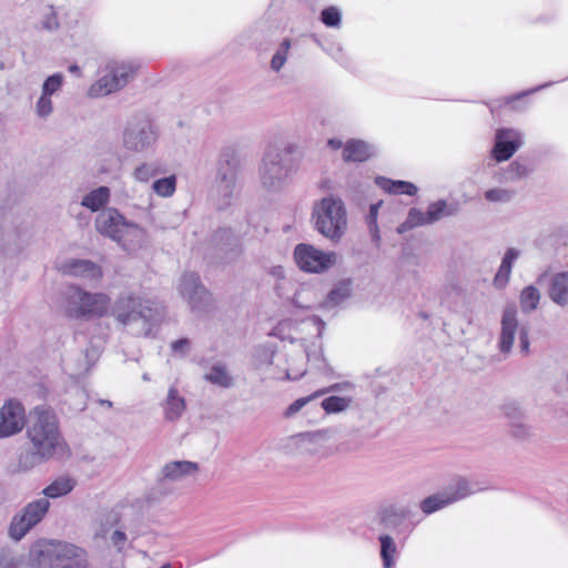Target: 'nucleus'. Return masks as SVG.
<instances>
[{"instance_id":"34","label":"nucleus","mask_w":568,"mask_h":568,"mask_svg":"<svg viewBox=\"0 0 568 568\" xmlns=\"http://www.w3.org/2000/svg\"><path fill=\"white\" fill-rule=\"evenodd\" d=\"M160 173V165L156 162H143L133 170L132 176L136 182L148 183Z\"/></svg>"},{"instance_id":"2","label":"nucleus","mask_w":568,"mask_h":568,"mask_svg":"<svg viewBox=\"0 0 568 568\" xmlns=\"http://www.w3.org/2000/svg\"><path fill=\"white\" fill-rule=\"evenodd\" d=\"M110 315L119 325L135 336H150L161 314L153 302L133 294L119 296L111 306Z\"/></svg>"},{"instance_id":"60","label":"nucleus","mask_w":568,"mask_h":568,"mask_svg":"<svg viewBox=\"0 0 568 568\" xmlns=\"http://www.w3.org/2000/svg\"><path fill=\"white\" fill-rule=\"evenodd\" d=\"M143 379H144V381H149V376H148V374H144V375H143Z\"/></svg>"},{"instance_id":"1","label":"nucleus","mask_w":568,"mask_h":568,"mask_svg":"<svg viewBox=\"0 0 568 568\" xmlns=\"http://www.w3.org/2000/svg\"><path fill=\"white\" fill-rule=\"evenodd\" d=\"M32 424L27 435L34 452L43 458H67L69 448L59 430L54 410L47 405L36 406L31 413Z\"/></svg>"},{"instance_id":"33","label":"nucleus","mask_w":568,"mask_h":568,"mask_svg":"<svg viewBox=\"0 0 568 568\" xmlns=\"http://www.w3.org/2000/svg\"><path fill=\"white\" fill-rule=\"evenodd\" d=\"M204 377L207 382L222 388H230L233 386V377L231 376L226 365L222 363L214 364Z\"/></svg>"},{"instance_id":"6","label":"nucleus","mask_w":568,"mask_h":568,"mask_svg":"<svg viewBox=\"0 0 568 568\" xmlns=\"http://www.w3.org/2000/svg\"><path fill=\"white\" fill-rule=\"evenodd\" d=\"M110 307L104 293H90L78 285L67 287L62 295V311L69 318L101 317Z\"/></svg>"},{"instance_id":"35","label":"nucleus","mask_w":568,"mask_h":568,"mask_svg":"<svg viewBox=\"0 0 568 568\" xmlns=\"http://www.w3.org/2000/svg\"><path fill=\"white\" fill-rule=\"evenodd\" d=\"M351 403V397L329 396L322 400L321 407L327 414H336L346 410Z\"/></svg>"},{"instance_id":"19","label":"nucleus","mask_w":568,"mask_h":568,"mask_svg":"<svg viewBox=\"0 0 568 568\" xmlns=\"http://www.w3.org/2000/svg\"><path fill=\"white\" fill-rule=\"evenodd\" d=\"M520 145L519 134L511 129H499L496 133V142L493 156L498 162L509 160Z\"/></svg>"},{"instance_id":"56","label":"nucleus","mask_w":568,"mask_h":568,"mask_svg":"<svg viewBox=\"0 0 568 568\" xmlns=\"http://www.w3.org/2000/svg\"><path fill=\"white\" fill-rule=\"evenodd\" d=\"M419 508L422 509V511H423L424 514H426V498H424V499H422V500L419 501Z\"/></svg>"},{"instance_id":"46","label":"nucleus","mask_w":568,"mask_h":568,"mask_svg":"<svg viewBox=\"0 0 568 568\" xmlns=\"http://www.w3.org/2000/svg\"><path fill=\"white\" fill-rule=\"evenodd\" d=\"M324 322L316 316H311L301 322L302 331H314L315 335L320 337L324 329Z\"/></svg>"},{"instance_id":"28","label":"nucleus","mask_w":568,"mask_h":568,"mask_svg":"<svg viewBox=\"0 0 568 568\" xmlns=\"http://www.w3.org/2000/svg\"><path fill=\"white\" fill-rule=\"evenodd\" d=\"M352 281L344 280L337 283L327 294L326 300L322 303V307H334L343 303L351 296Z\"/></svg>"},{"instance_id":"45","label":"nucleus","mask_w":568,"mask_h":568,"mask_svg":"<svg viewBox=\"0 0 568 568\" xmlns=\"http://www.w3.org/2000/svg\"><path fill=\"white\" fill-rule=\"evenodd\" d=\"M53 112V104L51 97L41 93L36 103V114L40 119H47Z\"/></svg>"},{"instance_id":"7","label":"nucleus","mask_w":568,"mask_h":568,"mask_svg":"<svg viewBox=\"0 0 568 568\" xmlns=\"http://www.w3.org/2000/svg\"><path fill=\"white\" fill-rule=\"evenodd\" d=\"M316 230L333 242H338L347 230V212L339 197L328 195L314 205Z\"/></svg>"},{"instance_id":"12","label":"nucleus","mask_w":568,"mask_h":568,"mask_svg":"<svg viewBox=\"0 0 568 568\" xmlns=\"http://www.w3.org/2000/svg\"><path fill=\"white\" fill-rule=\"evenodd\" d=\"M486 486L479 481L467 478H458L450 483L442 491L428 496V514L440 510L468 496L485 490Z\"/></svg>"},{"instance_id":"40","label":"nucleus","mask_w":568,"mask_h":568,"mask_svg":"<svg viewBox=\"0 0 568 568\" xmlns=\"http://www.w3.org/2000/svg\"><path fill=\"white\" fill-rule=\"evenodd\" d=\"M383 205V201H378L369 206V212L366 216V223L369 230V233L372 234V237L375 241L379 240V230L377 224V217L381 206Z\"/></svg>"},{"instance_id":"21","label":"nucleus","mask_w":568,"mask_h":568,"mask_svg":"<svg viewBox=\"0 0 568 568\" xmlns=\"http://www.w3.org/2000/svg\"><path fill=\"white\" fill-rule=\"evenodd\" d=\"M335 433L336 432L333 428L300 433L292 437V442L301 452H314L318 446L332 439Z\"/></svg>"},{"instance_id":"20","label":"nucleus","mask_w":568,"mask_h":568,"mask_svg":"<svg viewBox=\"0 0 568 568\" xmlns=\"http://www.w3.org/2000/svg\"><path fill=\"white\" fill-rule=\"evenodd\" d=\"M199 464H165L158 480V490L165 494L170 489V484L181 480L186 476L194 475Z\"/></svg>"},{"instance_id":"10","label":"nucleus","mask_w":568,"mask_h":568,"mask_svg":"<svg viewBox=\"0 0 568 568\" xmlns=\"http://www.w3.org/2000/svg\"><path fill=\"white\" fill-rule=\"evenodd\" d=\"M135 70V65L130 62H108L104 74L89 88V95L104 97L121 90L133 79Z\"/></svg>"},{"instance_id":"55","label":"nucleus","mask_w":568,"mask_h":568,"mask_svg":"<svg viewBox=\"0 0 568 568\" xmlns=\"http://www.w3.org/2000/svg\"><path fill=\"white\" fill-rule=\"evenodd\" d=\"M69 71H70L71 73H74V74H78V75H79V74H80V67H79V65H77V64H71V65L69 67Z\"/></svg>"},{"instance_id":"22","label":"nucleus","mask_w":568,"mask_h":568,"mask_svg":"<svg viewBox=\"0 0 568 568\" xmlns=\"http://www.w3.org/2000/svg\"><path fill=\"white\" fill-rule=\"evenodd\" d=\"M517 328V310L515 306H507L501 318V333L499 341L501 352L508 353L511 349Z\"/></svg>"},{"instance_id":"17","label":"nucleus","mask_w":568,"mask_h":568,"mask_svg":"<svg viewBox=\"0 0 568 568\" xmlns=\"http://www.w3.org/2000/svg\"><path fill=\"white\" fill-rule=\"evenodd\" d=\"M58 270L68 276H73L85 281L89 284H97L103 276L100 265L82 258H69L61 262Z\"/></svg>"},{"instance_id":"31","label":"nucleus","mask_w":568,"mask_h":568,"mask_svg":"<svg viewBox=\"0 0 568 568\" xmlns=\"http://www.w3.org/2000/svg\"><path fill=\"white\" fill-rule=\"evenodd\" d=\"M551 300L558 304L568 303V272L554 276L549 288Z\"/></svg>"},{"instance_id":"14","label":"nucleus","mask_w":568,"mask_h":568,"mask_svg":"<svg viewBox=\"0 0 568 568\" xmlns=\"http://www.w3.org/2000/svg\"><path fill=\"white\" fill-rule=\"evenodd\" d=\"M298 267L307 273H322L336 263V253L324 252L310 244H298L294 250Z\"/></svg>"},{"instance_id":"50","label":"nucleus","mask_w":568,"mask_h":568,"mask_svg":"<svg viewBox=\"0 0 568 568\" xmlns=\"http://www.w3.org/2000/svg\"><path fill=\"white\" fill-rule=\"evenodd\" d=\"M0 568H20L18 560L10 550L1 551Z\"/></svg>"},{"instance_id":"48","label":"nucleus","mask_w":568,"mask_h":568,"mask_svg":"<svg viewBox=\"0 0 568 568\" xmlns=\"http://www.w3.org/2000/svg\"><path fill=\"white\" fill-rule=\"evenodd\" d=\"M42 27L48 31H53L59 27L57 12L52 7L47 8L42 18Z\"/></svg>"},{"instance_id":"3","label":"nucleus","mask_w":568,"mask_h":568,"mask_svg":"<svg viewBox=\"0 0 568 568\" xmlns=\"http://www.w3.org/2000/svg\"><path fill=\"white\" fill-rule=\"evenodd\" d=\"M94 226L99 234L111 239L128 253L139 251L146 242V231L128 220L115 207L100 211L94 220Z\"/></svg>"},{"instance_id":"61","label":"nucleus","mask_w":568,"mask_h":568,"mask_svg":"<svg viewBox=\"0 0 568 568\" xmlns=\"http://www.w3.org/2000/svg\"><path fill=\"white\" fill-rule=\"evenodd\" d=\"M161 568H171V566L169 564H165Z\"/></svg>"},{"instance_id":"11","label":"nucleus","mask_w":568,"mask_h":568,"mask_svg":"<svg viewBox=\"0 0 568 568\" xmlns=\"http://www.w3.org/2000/svg\"><path fill=\"white\" fill-rule=\"evenodd\" d=\"M159 139L158 128L149 120L139 119L126 123L122 133L123 146L131 152L144 153L153 150Z\"/></svg>"},{"instance_id":"41","label":"nucleus","mask_w":568,"mask_h":568,"mask_svg":"<svg viewBox=\"0 0 568 568\" xmlns=\"http://www.w3.org/2000/svg\"><path fill=\"white\" fill-rule=\"evenodd\" d=\"M64 82V77L62 73H54L48 77L43 84L41 93L52 97L54 93L61 90Z\"/></svg>"},{"instance_id":"32","label":"nucleus","mask_w":568,"mask_h":568,"mask_svg":"<svg viewBox=\"0 0 568 568\" xmlns=\"http://www.w3.org/2000/svg\"><path fill=\"white\" fill-rule=\"evenodd\" d=\"M75 486V480L69 476H61L57 478L54 481H52L50 485H48L43 490L42 494L45 496V498H58L65 496Z\"/></svg>"},{"instance_id":"53","label":"nucleus","mask_w":568,"mask_h":568,"mask_svg":"<svg viewBox=\"0 0 568 568\" xmlns=\"http://www.w3.org/2000/svg\"><path fill=\"white\" fill-rule=\"evenodd\" d=\"M112 541L114 545H119V544H122L126 540V536L123 531L121 530H115L113 534H112V537H111Z\"/></svg>"},{"instance_id":"29","label":"nucleus","mask_w":568,"mask_h":568,"mask_svg":"<svg viewBox=\"0 0 568 568\" xmlns=\"http://www.w3.org/2000/svg\"><path fill=\"white\" fill-rule=\"evenodd\" d=\"M185 410L184 398L178 394L173 387L169 389L168 397L164 404V415L168 420L178 419Z\"/></svg>"},{"instance_id":"44","label":"nucleus","mask_w":568,"mask_h":568,"mask_svg":"<svg viewBox=\"0 0 568 568\" xmlns=\"http://www.w3.org/2000/svg\"><path fill=\"white\" fill-rule=\"evenodd\" d=\"M322 22L331 28L339 27L341 24V11L336 7H328L321 13Z\"/></svg>"},{"instance_id":"25","label":"nucleus","mask_w":568,"mask_h":568,"mask_svg":"<svg viewBox=\"0 0 568 568\" xmlns=\"http://www.w3.org/2000/svg\"><path fill=\"white\" fill-rule=\"evenodd\" d=\"M375 183L378 187H381L384 192L393 195H409L414 196L417 194V186L407 181L402 180H392L385 176H377L375 179Z\"/></svg>"},{"instance_id":"15","label":"nucleus","mask_w":568,"mask_h":568,"mask_svg":"<svg viewBox=\"0 0 568 568\" xmlns=\"http://www.w3.org/2000/svg\"><path fill=\"white\" fill-rule=\"evenodd\" d=\"M26 425V409L16 398L4 402L0 408V438L20 433Z\"/></svg>"},{"instance_id":"39","label":"nucleus","mask_w":568,"mask_h":568,"mask_svg":"<svg viewBox=\"0 0 568 568\" xmlns=\"http://www.w3.org/2000/svg\"><path fill=\"white\" fill-rule=\"evenodd\" d=\"M425 222L426 217L424 213L420 210L413 207L409 210L406 220L398 225L397 233L403 234L416 226L423 225Z\"/></svg>"},{"instance_id":"16","label":"nucleus","mask_w":568,"mask_h":568,"mask_svg":"<svg viewBox=\"0 0 568 568\" xmlns=\"http://www.w3.org/2000/svg\"><path fill=\"white\" fill-rule=\"evenodd\" d=\"M178 288L193 311H202L210 301L209 292L196 273H184L180 278Z\"/></svg>"},{"instance_id":"43","label":"nucleus","mask_w":568,"mask_h":568,"mask_svg":"<svg viewBox=\"0 0 568 568\" xmlns=\"http://www.w3.org/2000/svg\"><path fill=\"white\" fill-rule=\"evenodd\" d=\"M528 92H521L518 94L509 95L504 98L503 104L504 106L510 110H523L527 106V97Z\"/></svg>"},{"instance_id":"5","label":"nucleus","mask_w":568,"mask_h":568,"mask_svg":"<svg viewBox=\"0 0 568 568\" xmlns=\"http://www.w3.org/2000/svg\"><path fill=\"white\" fill-rule=\"evenodd\" d=\"M81 551L72 544L50 540L34 545L30 556L37 568H87Z\"/></svg>"},{"instance_id":"47","label":"nucleus","mask_w":568,"mask_h":568,"mask_svg":"<svg viewBox=\"0 0 568 568\" xmlns=\"http://www.w3.org/2000/svg\"><path fill=\"white\" fill-rule=\"evenodd\" d=\"M510 196V191L504 189H491L485 192V199L488 202H507Z\"/></svg>"},{"instance_id":"57","label":"nucleus","mask_w":568,"mask_h":568,"mask_svg":"<svg viewBox=\"0 0 568 568\" xmlns=\"http://www.w3.org/2000/svg\"><path fill=\"white\" fill-rule=\"evenodd\" d=\"M100 404L101 405H106L108 407L112 406V403L110 400H105V399L100 400Z\"/></svg>"},{"instance_id":"58","label":"nucleus","mask_w":568,"mask_h":568,"mask_svg":"<svg viewBox=\"0 0 568 568\" xmlns=\"http://www.w3.org/2000/svg\"><path fill=\"white\" fill-rule=\"evenodd\" d=\"M302 375H303V373L300 374V376H302ZM286 376L288 379H296L298 377V375L292 376L290 373H287Z\"/></svg>"},{"instance_id":"52","label":"nucleus","mask_w":568,"mask_h":568,"mask_svg":"<svg viewBox=\"0 0 568 568\" xmlns=\"http://www.w3.org/2000/svg\"><path fill=\"white\" fill-rule=\"evenodd\" d=\"M520 347H521V351L524 353H528V349H529V339H528V334L525 329H523L520 332Z\"/></svg>"},{"instance_id":"4","label":"nucleus","mask_w":568,"mask_h":568,"mask_svg":"<svg viewBox=\"0 0 568 568\" xmlns=\"http://www.w3.org/2000/svg\"><path fill=\"white\" fill-rule=\"evenodd\" d=\"M294 150L293 144H285L283 146H270L265 152L258 169V175L261 185L267 192L276 193L288 185L295 171V163L292 158Z\"/></svg>"},{"instance_id":"26","label":"nucleus","mask_w":568,"mask_h":568,"mask_svg":"<svg viewBox=\"0 0 568 568\" xmlns=\"http://www.w3.org/2000/svg\"><path fill=\"white\" fill-rule=\"evenodd\" d=\"M111 191L108 186H99L87 193L82 200L81 205L92 212H100L106 209L105 205L110 202Z\"/></svg>"},{"instance_id":"49","label":"nucleus","mask_w":568,"mask_h":568,"mask_svg":"<svg viewBox=\"0 0 568 568\" xmlns=\"http://www.w3.org/2000/svg\"><path fill=\"white\" fill-rule=\"evenodd\" d=\"M446 202L439 201L428 206V223H432L447 214Z\"/></svg>"},{"instance_id":"51","label":"nucleus","mask_w":568,"mask_h":568,"mask_svg":"<svg viewBox=\"0 0 568 568\" xmlns=\"http://www.w3.org/2000/svg\"><path fill=\"white\" fill-rule=\"evenodd\" d=\"M171 347L174 353L185 354L189 351L190 341L187 338L174 341Z\"/></svg>"},{"instance_id":"54","label":"nucleus","mask_w":568,"mask_h":568,"mask_svg":"<svg viewBox=\"0 0 568 568\" xmlns=\"http://www.w3.org/2000/svg\"><path fill=\"white\" fill-rule=\"evenodd\" d=\"M327 144L333 150H338L343 146V142L339 139H329Z\"/></svg>"},{"instance_id":"9","label":"nucleus","mask_w":568,"mask_h":568,"mask_svg":"<svg viewBox=\"0 0 568 568\" xmlns=\"http://www.w3.org/2000/svg\"><path fill=\"white\" fill-rule=\"evenodd\" d=\"M237 170L239 161L235 152L231 149L223 151L214 183V196L220 209L230 205L239 192Z\"/></svg>"},{"instance_id":"23","label":"nucleus","mask_w":568,"mask_h":568,"mask_svg":"<svg viewBox=\"0 0 568 568\" xmlns=\"http://www.w3.org/2000/svg\"><path fill=\"white\" fill-rule=\"evenodd\" d=\"M353 385L351 383H345V384H334V385H331L329 387L327 388H322V389H318L314 393H312L311 395L308 396H305V397H301V398H297L296 400H294L285 410L284 413V416L290 418L292 416H294L296 413H298L302 408H304L308 403H311L312 400L314 399H317L320 397H322L323 395L327 394V393H331V392H342L344 389H347V388H352Z\"/></svg>"},{"instance_id":"8","label":"nucleus","mask_w":568,"mask_h":568,"mask_svg":"<svg viewBox=\"0 0 568 568\" xmlns=\"http://www.w3.org/2000/svg\"><path fill=\"white\" fill-rule=\"evenodd\" d=\"M420 523L409 505L392 504L382 506L373 520L374 530L394 536L406 535Z\"/></svg>"},{"instance_id":"59","label":"nucleus","mask_w":568,"mask_h":568,"mask_svg":"<svg viewBox=\"0 0 568 568\" xmlns=\"http://www.w3.org/2000/svg\"><path fill=\"white\" fill-rule=\"evenodd\" d=\"M290 339H291L292 342H294V341L301 339V337H298V336H290Z\"/></svg>"},{"instance_id":"24","label":"nucleus","mask_w":568,"mask_h":568,"mask_svg":"<svg viewBox=\"0 0 568 568\" xmlns=\"http://www.w3.org/2000/svg\"><path fill=\"white\" fill-rule=\"evenodd\" d=\"M375 153V148L362 140H349L343 150V160L346 162H363Z\"/></svg>"},{"instance_id":"42","label":"nucleus","mask_w":568,"mask_h":568,"mask_svg":"<svg viewBox=\"0 0 568 568\" xmlns=\"http://www.w3.org/2000/svg\"><path fill=\"white\" fill-rule=\"evenodd\" d=\"M315 293L313 290L308 287H302L298 291H296L293 302L297 307L301 308H312L314 303L313 298Z\"/></svg>"},{"instance_id":"27","label":"nucleus","mask_w":568,"mask_h":568,"mask_svg":"<svg viewBox=\"0 0 568 568\" xmlns=\"http://www.w3.org/2000/svg\"><path fill=\"white\" fill-rule=\"evenodd\" d=\"M518 257V252L515 248H509L505 253L501 264L494 277V285L497 288H504L509 282L511 274L513 262Z\"/></svg>"},{"instance_id":"36","label":"nucleus","mask_w":568,"mask_h":568,"mask_svg":"<svg viewBox=\"0 0 568 568\" xmlns=\"http://www.w3.org/2000/svg\"><path fill=\"white\" fill-rule=\"evenodd\" d=\"M539 301L540 293L532 285L525 287L520 293V306L524 312H531L536 310Z\"/></svg>"},{"instance_id":"38","label":"nucleus","mask_w":568,"mask_h":568,"mask_svg":"<svg viewBox=\"0 0 568 568\" xmlns=\"http://www.w3.org/2000/svg\"><path fill=\"white\" fill-rule=\"evenodd\" d=\"M291 49V40L284 39L280 47L276 49L275 53L272 57L271 60V69L274 72H280L281 69L284 67V64L287 61L288 58V51Z\"/></svg>"},{"instance_id":"30","label":"nucleus","mask_w":568,"mask_h":568,"mask_svg":"<svg viewBox=\"0 0 568 568\" xmlns=\"http://www.w3.org/2000/svg\"><path fill=\"white\" fill-rule=\"evenodd\" d=\"M378 540L381 545L379 555L384 568H393L395 565L394 557L397 554V547L392 535L379 532Z\"/></svg>"},{"instance_id":"18","label":"nucleus","mask_w":568,"mask_h":568,"mask_svg":"<svg viewBox=\"0 0 568 568\" xmlns=\"http://www.w3.org/2000/svg\"><path fill=\"white\" fill-rule=\"evenodd\" d=\"M212 244L225 262L235 260L242 252L241 241L231 229L222 227L214 232Z\"/></svg>"},{"instance_id":"62","label":"nucleus","mask_w":568,"mask_h":568,"mask_svg":"<svg viewBox=\"0 0 568 568\" xmlns=\"http://www.w3.org/2000/svg\"><path fill=\"white\" fill-rule=\"evenodd\" d=\"M288 323H282L281 326L285 327Z\"/></svg>"},{"instance_id":"13","label":"nucleus","mask_w":568,"mask_h":568,"mask_svg":"<svg viewBox=\"0 0 568 568\" xmlns=\"http://www.w3.org/2000/svg\"><path fill=\"white\" fill-rule=\"evenodd\" d=\"M50 508L47 498H40L26 505L20 514H17L10 524L9 535L14 540L22 539L27 532L39 524Z\"/></svg>"},{"instance_id":"37","label":"nucleus","mask_w":568,"mask_h":568,"mask_svg":"<svg viewBox=\"0 0 568 568\" xmlns=\"http://www.w3.org/2000/svg\"><path fill=\"white\" fill-rule=\"evenodd\" d=\"M152 190L159 196H162V197L172 196L176 190V176L170 175L166 178L155 180L152 183Z\"/></svg>"}]
</instances>
